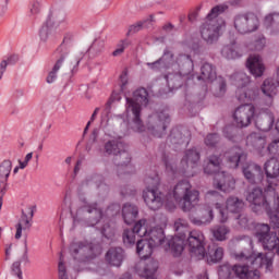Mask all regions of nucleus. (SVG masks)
<instances>
[{
	"instance_id": "423d86ee",
	"label": "nucleus",
	"mask_w": 279,
	"mask_h": 279,
	"mask_svg": "<svg viewBox=\"0 0 279 279\" xmlns=\"http://www.w3.org/2000/svg\"><path fill=\"white\" fill-rule=\"evenodd\" d=\"M221 169V158L217 155H211L208 158L207 165L204 167V173L207 175H215L214 186L222 193H230L234 191L235 182L232 175L226 174V172H219Z\"/></svg>"
},
{
	"instance_id": "4d7b16f0",
	"label": "nucleus",
	"mask_w": 279,
	"mask_h": 279,
	"mask_svg": "<svg viewBox=\"0 0 279 279\" xmlns=\"http://www.w3.org/2000/svg\"><path fill=\"white\" fill-rule=\"evenodd\" d=\"M238 223L241 228H247V223H250V219H247V216L245 214H240L238 216Z\"/></svg>"
},
{
	"instance_id": "39448f33",
	"label": "nucleus",
	"mask_w": 279,
	"mask_h": 279,
	"mask_svg": "<svg viewBox=\"0 0 279 279\" xmlns=\"http://www.w3.org/2000/svg\"><path fill=\"white\" fill-rule=\"evenodd\" d=\"M149 104V93L145 87H140L133 93L132 98H126V112L131 117L130 128L133 132L140 134L145 132V124L143 123L142 112L143 107Z\"/></svg>"
},
{
	"instance_id": "3c124183",
	"label": "nucleus",
	"mask_w": 279,
	"mask_h": 279,
	"mask_svg": "<svg viewBox=\"0 0 279 279\" xmlns=\"http://www.w3.org/2000/svg\"><path fill=\"white\" fill-rule=\"evenodd\" d=\"M100 233L105 239H111L114 232L112 231V227H110L109 223H106L105 226L101 227Z\"/></svg>"
},
{
	"instance_id": "e2e57ef3",
	"label": "nucleus",
	"mask_w": 279,
	"mask_h": 279,
	"mask_svg": "<svg viewBox=\"0 0 279 279\" xmlns=\"http://www.w3.org/2000/svg\"><path fill=\"white\" fill-rule=\"evenodd\" d=\"M218 88H219L218 97H221V95H226V88H227L226 80L221 78L219 81Z\"/></svg>"
},
{
	"instance_id": "774afa93",
	"label": "nucleus",
	"mask_w": 279,
	"mask_h": 279,
	"mask_svg": "<svg viewBox=\"0 0 279 279\" xmlns=\"http://www.w3.org/2000/svg\"><path fill=\"white\" fill-rule=\"evenodd\" d=\"M98 136H99V129H94L89 137V143H97Z\"/></svg>"
},
{
	"instance_id": "f03ea898",
	"label": "nucleus",
	"mask_w": 279,
	"mask_h": 279,
	"mask_svg": "<svg viewBox=\"0 0 279 279\" xmlns=\"http://www.w3.org/2000/svg\"><path fill=\"white\" fill-rule=\"evenodd\" d=\"M184 241L187 242L192 256H195L198 260H202L206 256V238L202 231L193 230L187 231V235L186 233H181V236H172L167 240V245L174 257L182 256Z\"/></svg>"
},
{
	"instance_id": "bf43d9fd",
	"label": "nucleus",
	"mask_w": 279,
	"mask_h": 279,
	"mask_svg": "<svg viewBox=\"0 0 279 279\" xmlns=\"http://www.w3.org/2000/svg\"><path fill=\"white\" fill-rule=\"evenodd\" d=\"M240 241H245L248 245H252V238L247 235H238L232 239V243H240Z\"/></svg>"
},
{
	"instance_id": "5fc2aeb1",
	"label": "nucleus",
	"mask_w": 279,
	"mask_h": 279,
	"mask_svg": "<svg viewBox=\"0 0 279 279\" xmlns=\"http://www.w3.org/2000/svg\"><path fill=\"white\" fill-rule=\"evenodd\" d=\"M104 39H96L89 47V51H101L104 49Z\"/></svg>"
},
{
	"instance_id": "f704fd0d",
	"label": "nucleus",
	"mask_w": 279,
	"mask_h": 279,
	"mask_svg": "<svg viewBox=\"0 0 279 279\" xmlns=\"http://www.w3.org/2000/svg\"><path fill=\"white\" fill-rule=\"evenodd\" d=\"M220 53L222 58H226V60H238V58H241V56H243L239 50V46L236 45V43L225 45Z\"/></svg>"
},
{
	"instance_id": "c03bdc74",
	"label": "nucleus",
	"mask_w": 279,
	"mask_h": 279,
	"mask_svg": "<svg viewBox=\"0 0 279 279\" xmlns=\"http://www.w3.org/2000/svg\"><path fill=\"white\" fill-rule=\"evenodd\" d=\"M211 263H221L223 260V247H217L209 254Z\"/></svg>"
},
{
	"instance_id": "7c9ffc66",
	"label": "nucleus",
	"mask_w": 279,
	"mask_h": 279,
	"mask_svg": "<svg viewBox=\"0 0 279 279\" xmlns=\"http://www.w3.org/2000/svg\"><path fill=\"white\" fill-rule=\"evenodd\" d=\"M177 64L179 66V73L184 75H191L193 73L194 64L193 59L189 54H179L177 58Z\"/></svg>"
},
{
	"instance_id": "c9c22d12",
	"label": "nucleus",
	"mask_w": 279,
	"mask_h": 279,
	"mask_svg": "<svg viewBox=\"0 0 279 279\" xmlns=\"http://www.w3.org/2000/svg\"><path fill=\"white\" fill-rule=\"evenodd\" d=\"M247 145H252L255 149H265V145H267V140L265 136H262L258 133H252L246 137Z\"/></svg>"
},
{
	"instance_id": "72a5a7b5",
	"label": "nucleus",
	"mask_w": 279,
	"mask_h": 279,
	"mask_svg": "<svg viewBox=\"0 0 279 279\" xmlns=\"http://www.w3.org/2000/svg\"><path fill=\"white\" fill-rule=\"evenodd\" d=\"M34 218V209L31 210V219L27 217V214H25V210H22V216L16 225V233H15V239H21L23 236V229L24 230H29L32 228V219ZM24 227V228H23Z\"/></svg>"
},
{
	"instance_id": "1a4fd4ad",
	"label": "nucleus",
	"mask_w": 279,
	"mask_h": 279,
	"mask_svg": "<svg viewBox=\"0 0 279 279\" xmlns=\"http://www.w3.org/2000/svg\"><path fill=\"white\" fill-rule=\"evenodd\" d=\"M147 239L138 240L136 243V253L142 258H149L154 254V247H159L165 243V230L160 227H155L149 230L147 227Z\"/></svg>"
},
{
	"instance_id": "49530a36",
	"label": "nucleus",
	"mask_w": 279,
	"mask_h": 279,
	"mask_svg": "<svg viewBox=\"0 0 279 279\" xmlns=\"http://www.w3.org/2000/svg\"><path fill=\"white\" fill-rule=\"evenodd\" d=\"M187 226H189V223L186 222V220L179 218L174 222V230H175V232H179L180 235H174V236H182V234H184V231H182V230H186Z\"/></svg>"
},
{
	"instance_id": "a878e982",
	"label": "nucleus",
	"mask_w": 279,
	"mask_h": 279,
	"mask_svg": "<svg viewBox=\"0 0 279 279\" xmlns=\"http://www.w3.org/2000/svg\"><path fill=\"white\" fill-rule=\"evenodd\" d=\"M130 162H132V156H130V153L125 150L124 146L123 150L114 156V165L118 167V173H121L123 169H125L124 173H130V171H128L131 167Z\"/></svg>"
},
{
	"instance_id": "4be33fe9",
	"label": "nucleus",
	"mask_w": 279,
	"mask_h": 279,
	"mask_svg": "<svg viewBox=\"0 0 279 279\" xmlns=\"http://www.w3.org/2000/svg\"><path fill=\"white\" fill-rule=\"evenodd\" d=\"M246 69H248L251 75L253 77H263L265 75V63H263V59L260 56L253 54L250 56L246 60Z\"/></svg>"
},
{
	"instance_id": "4c0bfd02",
	"label": "nucleus",
	"mask_w": 279,
	"mask_h": 279,
	"mask_svg": "<svg viewBox=\"0 0 279 279\" xmlns=\"http://www.w3.org/2000/svg\"><path fill=\"white\" fill-rule=\"evenodd\" d=\"M231 80L233 81V84L236 86L238 90L247 87V84H250V76L245 74V72H235L231 76Z\"/></svg>"
},
{
	"instance_id": "e433bc0d",
	"label": "nucleus",
	"mask_w": 279,
	"mask_h": 279,
	"mask_svg": "<svg viewBox=\"0 0 279 279\" xmlns=\"http://www.w3.org/2000/svg\"><path fill=\"white\" fill-rule=\"evenodd\" d=\"M243 199H240L236 196H230L226 202V208L229 213L239 214L243 210Z\"/></svg>"
},
{
	"instance_id": "f257e3e1",
	"label": "nucleus",
	"mask_w": 279,
	"mask_h": 279,
	"mask_svg": "<svg viewBox=\"0 0 279 279\" xmlns=\"http://www.w3.org/2000/svg\"><path fill=\"white\" fill-rule=\"evenodd\" d=\"M236 260L246 262L245 265H222L219 269V276H227L228 279H258L260 272L258 269L265 267L266 271H271L274 259L270 251L263 253L245 255V253L235 254Z\"/></svg>"
},
{
	"instance_id": "680f3d73",
	"label": "nucleus",
	"mask_w": 279,
	"mask_h": 279,
	"mask_svg": "<svg viewBox=\"0 0 279 279\" xmlns=\"http://www.w3.org/2000/svg\"><path fill=\"white\" fill-rule=\"evenodd\" d=\"M161 160L167 169V171H173V166H171V162L169 161V156L167 154H162Z\"/></svg>"
},
{
	"instance_id": "69168bd1",
	"label": "nucleus",
	"mask_w": 279,
	"mask_h": 279,
	"mask_svg": "<svg viewBox=\"0 0 279 279\" xmlns=\"http://www.w3.org/2000/svg\"><path fill=\"white\" fill-rule=\"evenodd\" d=\"M7 69H8V61L2 60L0 63V80H3V74L5 73Z\"/></svg>"
},
{
	"instance_id": "7ed1b4c3",
	"label": "nucleus",
	"mask_w": 279,
	"mask_h": 279,
	"mask_svg": "<svg viewBox=\"0 0 279 279\" xmlns=\"http://www.w3.org/2000/svg\"><path fill=\"white\" fill-rule=\"evenodd\" d=\"M228 10V4H217L207 14L205 21L199 26L202 40L206 45H217L219 38L223 36L226 29V20L220 14Z\"/></svg>"
},
{
	"instance_id": "c85d7f7f",
	"label": "nucleus",
	"mask_w": 279,
	"mask_h": 279,
	"mask_svg": "<svg viewBox=\"0 0 279 279\" xmlns=\"http://www.w3.org/2000/svg\"><path fill=\"white\" fill-rule=\"evenodd\" d=\"M264 25L271 36H279V12L268 13L264 17Z\"/></svg>"
},
{
	"instance_id": "a211bd4d",
	"label": "nucleus",
	"mask_w": 279,
	"mask_h": 279,
	"mask_svg": "<svg viewBox=\"0 0 279 279\" xmlns=\"http://www.w3.org/2000/svg\"><path fill=\"white\" fill-rule=\"evenodd\" d=\"M137 236H147V219L138 220L132 229H124L122 233V241L126 247H132L136 243Z\"/></svg>"
},
{
	"instance_id": "4468645a",
	"label": "nucleus",
	"mask_w": 279,
	"mask_h": 279,
	"mask_svg": "<svg viewBox=\"0 0 279 279\" xmlns=\"http://www.w3.org/2000/svg\"><path fill=\"white\" fill-rule=\"evenodd\" d=\"M71 36H65L61 43V45L56 49L53 56L57 58V61L52 68V70L48 73L46 77L47 84H53L56 80H58V71L62 69L64 64V60L69 58V53L71 52Z\"/></svg>"
},
{
	"instance_id": "338daca9",
	"label": "nucleus",
	"mask_w": 279,
	"mask_h": 279,
	"mask_svg": "<svg viewBox=\"0 0 279 279\" xmlns=\"http://www.w3.org/2000/svg\"><path fill=\"white\" fill-rule=\"evenodd\" d=\"M7 64H16V62H19V54H11L10 57H8V59L5 60Z\"/></svg>"
},
{
	"instance_id": "0eeeda50",
	"label": "nucleus",
	"mask_w": 279,
	"mask_h": 279,
	"mask_svg": "<svg viewBox=\"0 0 279 279\" xmlns=\"http://www.w3.org/2000/svg\"><path fill=\"white\" fill-rule=\"evenodd\" d=\"M173 197L183 213H191L199 202V191L193 190L186 180L180 181L173 189Z\"/></svg>"
},
{
	"instance_id": "9d476101",
	"label": "nucleus",
	"mask_w": 279,
	"mask_h": 279,
	"mask_svg": "<svg viewBox=\"0 0 279 279\" xmlns=\"http://www.w3.org/2000/svg\"><path fill=\"white\" fill-rule=\"evenodd\" d=\"M70 254L76 263H90L101 254V245L87 241L72 242L70 244Z\"/></svg>"
},
{
	"instance_id": "9b49d317",
	"label": "nucleus",
	"mask_w": 279,
	"mask_h": 279,
	"mask_svg": "<svg viewBox=\"0 0 279 279\" xmlns=\"http://www.w3.org/2000/svg\"><path fill=\"white\" fill-rule=\"evenodd\" d=\"M169 123H171L169 110L162 109L148 116L146 126L144 125V128L147 130L148 134H151L155 138H162V136L167 134Z\"/></svg>"
},
{
	"instance_id": "6ab92c4d",
	"label": "nucleus",
	"mask_w": 279,
	"mask_h": 279,
	"mask_svg": "<svg viewBox=\"0 0 279 279\" xmlns=\"http://www.w3.org/2000/svg\"><path fill=\"white\" fill-rule=\"evenodd\" d=\"M255 114L256 107L252 104H244L235 109L233 119L238 128H247L252 124V119H254Z\"/></svg>"
},
{
	"instance_id": "79ce46f5",
	"label": "nucleus",
	"mask_w": 279,
	"mask_h": 279,
	"mask_svg": "<svg viewBox=\"0 0 279 279\" xmlns=\"http://www.w3.org/2000/svg\"><path fill=\"white\" fill-rule=\"evenodd\" d=\"M209 215L207 218H203L202 216H199V218L190 215L189 219L191 221V223H193V226H204L206 223H210V221H213V219H215V216L213 215L211 210H208Z\"/></svg>"
},
{
	"instance_id": "de8ad7c7",
	"label": "nucleus",
	"mask_w": 279,
	"mask_h": 279,
	"mask_svg": "<svg viewBox=\"0 0 279 279\" xmlns=\"http://www.w3.org/2000/svg\"><path fill=\"white\" fill-rule=\"evenodd\" d=\"M146 65L150 68L151 71H160L161 69H167V63L163 62V59H158L155 62H148Z\"/></svg>"
},
{
	"instance_id": "dca6fc26",
	"label": "nucleus",
	"mask_w": 279,
	"mask_h": 279,
	"mask_svg": "<svg viewBox=\"0 0 279 279\" xmlns=\"http://www.w3.org/2000/svg\"><path fill=\"white\" fill-rule=\"evenodd\" d=\"M62 22H64V12L52 11L39 29L41 43L56 40V23L60 24Z\"/></svg>"
},
{
	"instance_id": "09e8293b",
	"label": "nucleus",
	"mask_w": 279,
	"mask_h": 279,
	"mask_svg": "<svg viewBox=\"0 0 279 279\" xmlns=\"http://www.w3.org/2000/svg\"><path fill=\"white\" fill-rule=\"evenodd\" d=\"M144 24H145V21H140V22L129 26L126 36H132V34H138V32H141L143 29Z\"/></svg>"
},
{
	"instance_id": "a18cd8bd",
	"label": "nucleus",
	"mask_w": 279,
	"mask_h": 279,
	"mask_svg": "<svg viewBox=\"0 0 279 279\" xmlns=\"http://www.w3.org/2000/svg\"><path fill=\"white\" fill-rule=\"evenodd\" d=\"M28 10L31 16H36V14H40V1L29 0Z\"/></svg>"
},
{
	"instance_id": "6e6552de",
	"label": "nucleus",
	"mask_w": 279,
	"mask_h": 279,
	"mask_svg": "<svg viewBox=\"0 0 279 279\" xmlns=\"http://www.w3.org/2000/svg\"><path fill=\"white\" fill-rule=\"evenodd\" d=\"M246 202L253 204L254 206H262V208L266 209V213L270 219L271 217H278L279 214V196L276 192H272V196L267 197L263 192V189L255 187L246 195Z\"/></svg>"
},
{
	"instance_id": "2eb2a0df",
	"label": "nucleus",
	"mask_w": 279,
	"mask_h": 279,
	"mask_svg": "<svg viewBox=\"0 0 279 279\" xmlns=\"http://www.w3.org/2000/svg\"><path fill=\"white\" fill-rule=\"evenodd\" d=\"M77 217L84 219L87 226L95 227L101 221L104 209L100 208L97 202H85L84 205L76 210V218Z\"/></svg>"
},
{
	"instance_id": "412c9836",
	"label": "nucleus",
	"mask_w": 279,
	"mask_h": 279,
	"mask_svg": "<svg viewBox=\"0 0 279 279\" xmlns=\"http://www.w3.org/2000/svg\"><path fill=\"white\" fill-rule=\"evenodd\" d=\"M205 199L211 206H215L217 210H219L220 223H226V221H228V213L222 208L221 203H219L222 199L221 194L215 190H211L205 194Z\"/></svg>"
},
{
	"instance_id": "bb28decb",
	"label": "nucleus",
	"mask_w": 279,
	"mask_h": 279,
	"mask_svg": "<svg viewBox=\"0 0 279 279\" xmlns=\"http://www.w3.org/2000/svg\"><path fill=\"white\" fill-rule=\"evenodd\" d=\"M201 158L202 155L197 148H190L185 150V154L181 160V165H186L187 168L190 167L191 169H195V167L199 165Z\"/></svg>"
},
{
	"instance_id": "5701e85b",
	"label": "nucleus",
	"mask_w": 279,
	"mask_h": 279,
	"mask_svg": "<svg viewBox=\"0 0 279 279\" xmlns=\"http://www.w3.org/2000/svg\"><path fill=\"white\" fill-rule=\"evenodd\" d=\"M125 258V251L121 247H111L105 255V260L112 267H121Z\"/></svg>"
},
{
	"instance_id": "603ef678",
	"label": "nucleus",
	"mask_w": 279,
	"mask_h": 279,
	"mask_svg": "<svg viewBox=\"0 0 279 279\" xmlns=\"http://www.w3.org/2000/svg\"><path fill=\"white\" fill-rule=\"evenodd\" d=\"M223 134L226 138L232 141V143H236V135L234 134V129L227 126L223 129Z\"/></svg>"
},
{
	"instance_id": "864d4df0",
	"label": "nucleus",
	"mask_w": 279,
	"mask_h": 279,
	"mask_svg": "<svg viewBox=\"0 0 279 279\" xmlns=\"http://www.w3.org/2000/svg\"><path fill=\"white\" fill-rule=\"evenodd\" d=\"M12 274L19 279H23V270H21V262H14L12 265Z\"/></svg>"
},
{
	"instance_id": "ddd939ff",
	"label": "nucleus",
	"mask_w": 279,
	"mask_h": 279,
	"mask_svg": "<svg viewBox=\"0 0 279 279\" xmlns=\"http://www.w3.org/2000/svg\"><path fill=\"white\" fill-rule=\"evenodd\" d=\"M233 27L238 34H254L260 27V20L254 12L238 13L233 16Z\"/></svg>"
},
{
	"instance_id": "37998d69",
	"label": "nucleus",
	"mask_w": 279,
	"mask_h": 279,
	"mask_svg": "<svg viewBox=\"0 0 279 279\" xmlns=\"http://www.w3.org/2000/svg\"><path fill=\"white\" fill-rule=\"evenodd\" d=\"M204 143L207 147H216L218 143H221V136L217 133H209L206 135Z\"/></svg>"
},
{
	"instance_id": "2f4dec72",
	"label": "nucleus",
	"mask_w": 279,
	"mask_h": 279,
	"mask_svg": "<svg viewBox=\"0 0 279 279\" xmlns=\"http://www.w3.org/2000/svg\"><path fill=\"white\" fill-rule=\"evenodd\" d=\"M274 114L271 113H262L257 116L255 120V125L257 130H260V132H269L271 128H274Z\"/></svg>"
},
{
	"instance_id": "cd10ccee",
	"label": "nucleus",
	"mask_w": 279,
	"mask_h": 279,
	"mask_svg": "<svg viewBox=\"0 0 279 279\" xmlns=\"http://www.w3.org/2000/svg\"><path fill=\"white\" fill-rule=\"evenodd\" d=\"M122 217L126 226H132L138 217V207L132 203H125L122 206Z\"/></svg>"
},
{
	"instance_id": "052dcab7",
	"label": "nucleus",
	"mask_w": 279,
	"mask_h": 279,
	"mask_svg": "<svg viewBox=\"0 0 279 279\" xmlns=\"http://www.w3.org/2000/svg\"><path fill=\"white\" fill-rule=\"evenodd\" d=\"M121 90L128 86V70H124L120 75Z\"/></svg>"
},
{
	"instance_id": "58836bf2",
	"label": "nucleus",
	"mask_w": 279,
	"mask_h": 279,
	"mask_svg": "<svg viewBox=\"0 0 279 279\" xmlns=\"http://www.w3.org/2000/svg\"><path fill=\"white\" fill-rule=\"evenodd\" d=\"M10 173H12V161L5 159L0 163V183L8 182Z\"/></svg>"
},
{
	"instance_id": "c756f323",
	"label": "nucleus",
	"mask_w": 279,
	"mask_h": 279,
	"mask_svg": "<svg viewBox=\"0 0 279 279\" xmlns=\"http://www.w3.org/2000/svg\"><path fill=\"white\" fill-rule=\"evenodd\" d=\"M125 143L121 138L109 140L105 143L104 154L106 156H117L120 151H123Z\"/></svg>"
},
{
	"instance_id": "20e7f679",
	"label": "nucleus",
	"mask_w": 279,
	"mask_h": 279,
	"mask_svg": "<svg viewBox=\"0 0 279 279\" xmlns=\"http://www.w3.org/2000/svg\"><path fill=\"white\" fill-rule=\"evenodd\" d=\"M225 158L231 169L242 167V173L250 184H256V178H263V168L254 162L245 163L247 154L243 148L239 146L232 147L225 154Z\"/></svg>"
},
{
	"instance_id": "6e6d98bb",
	"label": "nucleus",
	"mask_w": 279,
	"mask_h": 279,
	"mask_svg": "<svg viewBox=\"0 0 279 279\" xmlns=\"http://www.w3.org/2000/svg\"><path fill=\"white\" fill-rule=\"evenodd\" d=\"M93 184H95V182L93 181V179H85V180L82 181V183L78 185V192L82 193V191H85L86 189H88V186H93Z\"/></svg>"
},
{
	"instance_id": "13d9d810",
	"label": "nucleus",
	"mask_w": 279,
	"mask_h": 279,
	"mask_svg": "<svg viewBox=\"0 0 279 279\" xmlns=\"http://www.w3.org/2000/svg\"><path fill=\"white\" fill-rule=\"evenodd\" d=\"M161 59H163V62L167 64H169L171 62V60H173V52H171V50L169 49H165L163 51V56L161 57Z\"/></svg>"
},
{
	"instance_id": "0e129e2a",
	"label": "nucleus",
	"mask_w": 279,
	"mask_h": 279,
	"mask_svg": "<svg viewBox=\"0 0 279 279\" xmlns=\"http://www.w3.org/2000/svg\"><path fill=\"white\" fill-rule=\"evenodd\" d=\"M198 10H199V8L196 11H192L189 13L187 19H189L190 23H195V21H197V16L199 14Z\"/></svg>"
},
{
	"instance_id": "f8f14e48",
	"label": "nucleus",
	"mask_w": 279,
	"mask_h": 279,
	"mask_svg": "<svg viewBox=\"0 0 279 279\" xmlns=\"http://www.w3.org/2000/svg\"><path fill=\"white\" fill-rule=\"evenodd\" d=\"M146 189L143 192V199L150 210L162 208V193L158 192V175L147 177L144 180Z\"/></svg>"
},
{
	"instance_id": "a19ab883",
	"label": "nucleus",
	"mask_w": 279,
	"mask_h": 279,
	"mask_svg": "<svg viewBox=\"0 0 279 279\" xmlns=\"http://www.w3.org/2000/svg\"><path fill=\"white\" fill-rule=\"evenodd\" d=\"M213 234L216 241H227L228 234H230V228L226 225L218 226L213 230Z\"/></svg>"
},
{
	"instance_id": "473e14b6",
	"label": "nucleus",
	"mask_w": 279,
	"mask_h": 279,
	"mask_svg": "<svg viewBox=\"0 0 279 279\" xmlns=\"http://www.w3.org/2000/svg\"><path fill=\"white\" fill-rule=\"evenodd\" d=\"M235 95L241 104H250V101H254L258 97V89L244 87L236 89Z\"/></svg>"
},
{
	"instance_id": "aec40b11",
	"label": "nucleus",
	"mask_w": 279,
	"mask_h": 279,
	"mask_svg": "<svg viewBox=\"0 0 279 279\" xmlns=\"http://www.w3.org/2000/svg\"><path fill=\"white\" fill-rule=\"evenodd\" d=\"M264 171L266 173L268 189L276 191L275 186H278L279 178V161L276 158H270L264 165Z\"/></svg>"
},
{
	"instance_id": "b1692460",
	"label": "nucleus",
	"mask_w": 279,
	"mask_h": 279,
	"mask_svg": "<svg viewBox=\"0 0 279 279\" xmlns=\"http://www.w3.org/2000/svg\"><path fill=\"white\" fill-rule=\"evenodd\" d=\"M186 80H189V75L181 72L169 73L166 75V82L170 90H178V88H182Z\"/></svg>"
},
{
	"instance_id": "f3484780",
	"label": "nucleus",
	"mask_w": 279,
	"mask_h": 279,
	"mask_svg": "<svg viewBox=\"0 0 279 279\" xmlns=\"http://www.w3.org/2000/svg\"><path fill=\"white\" fill-rule=\"evenodd\" d=\"M255 238L262 243L264 250L276 247V239L278 238V229L271 232V227L267 223H257L255 226Z\"/></svg>"
},
{
	"instance_id": "393cba45",
	"label": "nucleus",
	"mask_w": 279,
	"mask_h": 279,
	"mask_svg": "<svg viewBox=\"0 0 279 279\" xmlns=\"http://www.w3.org/2000/svg\"><path fill=\"white\" fill-rule=\"evenodd\" d=\"M198 81L207 82L210 84L217 80V68L209 62H205L201 66V75L197 76Z\"/></svg>"
},
{
	"instance_id": "8fccbe9b",
	"label": "nucleus",
	"mask_w": 279,
	"mask_h": 279,
	"mask_svg": "<svg viewBox=\"0 0 279 279\" xmlns=\"http://www.w3.org/2000/svg\"><path fill=\"white\" fill-rule=\"evenodd\" d=\"M208 210H210L211 215L215 216V213L213 211V206L204 205L203 207H201L198 209V217H203L204 219H208V216L210 215V213H208Z\"/></svg>"
},
{
	"instance_id": "ea45409f",
	"label": "nucleus",
	"mask_w": 279,
	"mask_h": 279,
	"mask_svg": "<svg viewBox=\"0 0 279 279\" xmlns=\"http://www.w3.org/2000/svg\"><path fill=\"white\" fill-rule=\"evenodd\" d=\"M168 142L171 145H184V135L179 128H173L168 136Z\"/></svg>"
}]
</instances>
